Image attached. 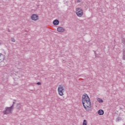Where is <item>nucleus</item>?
I'll use <instances>...</instances> for the list:
<instances>
[{"label": "nucleus", "instance_id": "ddd939ff", "mask_svg": "<svg viewBox=\"0 0 125 125\" xmlns=\"http://www.w3.org/2000/svg\"><path fill=\"white\" fill-rule=\"evenodd\" d=\"M83 125H87V123L86 120H84L83 121Z\"/></svg>", "mask_w": 125, "mask_h": 125}, {"label": "nucleus", "instance_id": "dca6fc26", "mask_svg": "<svg viewBox=\"0 0 125 125\" xmlns=\"http://www.w3.org/2000/svg\"><path fill=\"white\" fill-rule=\"evenodd\" d=\"M37 84H38V85H41V84H42V83H41V82H38L37 83Z\"/></svg>", "mask_w": 125, "mask_h": 125}, {"label": "nucleus", "instance_id": "2eb2a0df", "mask_svg": "<svg viewBox=\"0 0 125 125\" xmlns=\"http://www.w3.org/2000/svg\"><path fill=\"white\" fill-rule=\"evenodd\" d=\"M14 107V104H13L10 107V108H11V109H12L13 110Z\"/></svg>", "mask_w": 125, "mask_h": 125}, {"label": "nucleus", "instance_id": "20e7f679", "mask_svg": "<svg viewBox=\"0 0 125 125\" xmlns=\"http://www.w3.org/2000/svg\"><path fill=\"white\" fill-rule=\"evenodd\" d=\"M63 90H64V86L62 85H60L58 88V91L60 96H63V95H64V93H63Z\"/></svg>", "mask_w": 125, "mask_h": 125}, {"label": "nucleus", "instance_id": "f257e3e1", "mask_svg": "<svg viewBox=\"0 0 125 125\" xmlns=\"http://www.w3.org/2000/svg\"><path fill=\"white\" fill-rule=\"evenodd\" d=\"M82 103L86 111L89 112L90 111V109L91 108V103L87 94H84L82 96Z\"/></svg>", "mask_w": 125, "mask_h": 125}, {"label": "nucleus", "instance_id": "6ab92c4d", "mask_svg": "<svg viewBox=\"0 0 125 125\" xmlns=\"http://www.w3.org/2000/svg\"><path fill=\"white\" fill-rule=\"evenodd\" d=\"M94 54L96 55V52H95V51H94Z\"/></svg>", "mask_w": 125, "mask_h": 125}, {"label": "nucleus", "instance_id": "9d476101", "mask_svg": "<svg viewBox=\"0 0 125 125\" xmlns=\"http://www.w3.org/2000/svg\"><path fill=\"white\" fill-rule=\"evenodd\" d=\"M122 121V118L118 117L116 119V122H117V123H119V122Z\"/></svg>", "mask_w": 125, "mask_h": 125}, {"label": "nucleus", "instance_id": "a211bd4d", "mask_svg": "<svg viewBox=\"0 0 125 125\" xmlns=\"http://www.w3.org/2000/svg\"><path fill=\"white\" fill-rule=\"evenodd\" d=\"M7 31L8 32V33H10V30H9V29H8Z\"/></svg>", "mask_w": 125, "mask_h": 125}, {"label": "nucleus", "instance_id": "0eeeda50", "mask_svg": "<svg viewBox=\"0 0 125 125\" xmlns=\"http://www.w3.org/2000/svg\"><path fill=\"white\" fill-rule=\"evenodd\" d=\"M4 60V56L2 53H0V62H2Z\"/></svg>", "mask_w": 125, "mask_h": 125}, {"label": "nucleus", "instance_id": "4468645a", "mask_svg": "<svg viewBox=\"0 0 125 125\" xmlns=\"http://www.w3.org/2000/svg\"><path fill=\"white\" fill-rule=\"evenodd\" d=\"M11 41L12 42H16L15 39L14 38H11Z\"/></svg>", "mask_w": 125, "mask_h": 125}, {"label": "nucleus", "instance_id": "39448f33", "mask_svg": "<svg viewBox=\"0 0 125 125\" xmlns=\"http://www.w3.org/2000/svg\"><path fill=\"white\" fill-rule=\"evenodd\" d=\"M31 19L33 21H37V20H39V16L34 14L31 16Z\"/></svg>", "mask_w": 125, "mask_h": 125}, {"label": "nucleus", "instance_id": "6e6552de", "mask_svg": "<svg viewBox=\"0 0 125 125\" xmlns=\"http://www.w3.org/2000/svg\"><path fill=\"white\" fill-rule=\"evenodd\" d=\"M98 114L100 116H102V115H104V111L102 109H100L98 111Z\"/></svg>", "mask_w": 125, "mask_h": 125}, {"label": "nucleus", "instance_id": "f3484780", "mask_svg": "<svg viewBox=\"0 0 125 125\" xmlns=\"http://www.w3.org/2000/svg\"><path fill=\"white\" fill-rule=\"evenodd\" d=\"M77 2H81L82 1V0H77Z\"/></svg>", "mask_w": 125, "mask_h": 125}, {"label": "nucleus", "instance_id": "9b49d317", "mask_svg": "<svg viewBox=\"0 0 125 125\" xmlns=\"http://www.w3.org/2000/svg\"><path fill=\"white\" fill-rule=\"evenodd\" d=\"M17 108L18 110H20L21 109V104H18Z\"/></svg>", "mask_w": 125, "mask_h": 125}, {"label": "nucleus", "instance_id": "aec40b11", "mask_svg": "<svg viewBox=\"0 0 125 125\" xmlns=\"http://www.w3.org/2000/svg\"><path fill=\"white\" fill-rule=\"evenodd\" d=\"M13 104H14H14H15V102H14L13 103Z\"/></svg>", "mask_w": 125, "mask_h": 125}, {"label": "nucleus", "instance_id": "423d86ee", "mask_svg": "<svg viewBox=\"0 0 125 125\" xmlns=\"http://www.w3.org/2000/svg\"><path fill=\"white\" fill-rule=\"evenodd\" d=\"M57 31L59 33H63V32H65V29L62 27H58L57 28Z\"/></svg>", "mask_w": 125, "mask_h": 125}, {"label": "nucleus", "instance_id": "f03ea898", "mask_svg": "<svg viewBox=\"0 0 125 125\" xmlns=\"http://www.w3.org/2000/svg\"><path fill=\"white\" fill-rule=\"evenodd\" d=\"M76 13L78 17H82V16L83 15V11L80 7H78L76 9Z\"/></svg>", "mask_w": 125, "mask_h": 125}, {"label": "nucleus", "instance_id": "f8f14e48", "mask_svg": "<svg viewBox=\"0 0 125 125\" xmlns=\"http://www.w3.org/2000/svg\"><path fill=\"white\" fill-rule=\"evenodd\" d=\"M97 100H98V102H99V103H103V99L98 98Z\"/></svg>", "mask_w": 125, "mask_h": 125}, {"label": "nucleus", "instance_id": "1a4fd4ad", "mask_svg": "<svg viewBox=\"0 0 125 125\" xmlns=\"http://www.w3.org/2000/svg\"><path fill=\"white\" fill-rule=\"evenodd\" d=\"M53 24L57 26V25H59V21H58V20H55L53 21Z\"/></svg>", "mask_w": 125, "mask_h": 125}, {"label": "nucleus", "instance_id": "7ed1b4c3", "mask_svg": "<svg viewBox=\"0 0 125 125\" xmlns=\"http://www.w3.org/2000/svg\"><path fill=\"white\" fill-rule=\"evenodd\" d=\"M13 109L10 107H6L5 110L2 111L3 115H9L11 113Z\"/></svg>", "mask_w": 125, "mask_h": 125}]
</instances>
